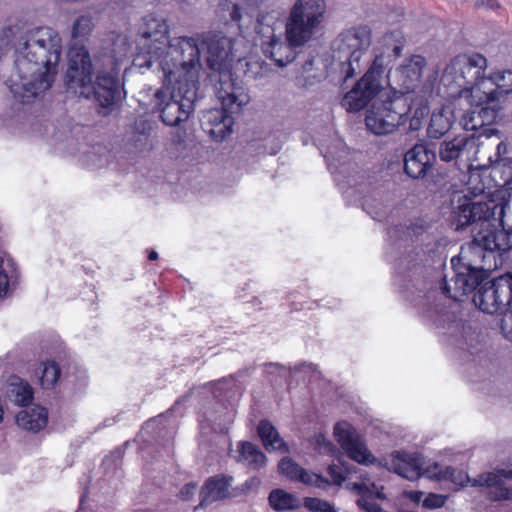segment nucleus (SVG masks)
Returning a JSON list of instances; mask_svg holds the SVG:
<instances>
[{
  "mask_svg": "<svg viewBox=\"0 0 512 512\" xmlns=\"http://www.w3.org/2000/svg\"><path fill=\"white\" fill-rule=\"evenodd\" d=\"M507 203L494 200L474 202L468 195H459L453 200L452 224L456 230L477 224L481 229L473 240L461 247L457 257L451 259L454 276L443 279L440 289L431 288L412 302L422 318L455 339L463 348V341L472 346L475 332L465 327L450 313L447 299L459 300L471 293L484 281L489 273L502 265V254L512 249V231L505 230L504 215Z\"/></svg>",
  "mask_w": 512,
  "mask_h": 512,
  "instance_id": "nucleus-1",
  "label": "nucleus"
},
{
  "mask_svg": "<svg viewBox=\"0 0 512 512\" xmlns=\"http://www.w3.org/2000/svg\"><path fill=\"white\" fill-rule=\"evenodd\" d=\"M168 40L169 26L166 19L155 14L144 16L134 39L135 52L125 37H118L113 49L114 55L107 57V63H104L102 69H97L95 80L89 52L84 46L74 45L68 53L66 88L80 97L95 100L102 108H108L119 97V72L124 60L134 56V65L151 68L162 57Z\"/></svg>",
  "mask_w": 512,
  "mask_h": 512,
  "instance_id": "nucleus-2",
  "label": "nucleus"
},
{
  "mask_svg": "<svg viewBox=\"0 0 512 512\" xmlns=\"http://www.w3.org/2000/svg\"><path fill=\"white\" fill-rule=\"evenodd\" d=\"M404 38L398 31L386 33L381 46L374 49V59L368 70L342 98L348 112L364 109L375 97L367 111L365 124L375 135H388L408 120L410 107L401 97H391L382 84L385 71L401 55Z\"/></svg>",
  "mask_w": 512,
  "mask_h": 512,
  "instance_id": "nucleus-3",
  "label": "nucleus"
},
{
  "mask_svg": "<svg viewBox=\"0 0 512 512\" xmlns=\"http://www.w3.org/2000/svg\"><path fill=\"white\" fill-rule=\"evenodd\" d=\"M62 53V40L51 27L25 32L16 44L15 71L8 87L18 101L29 103L48 90L54 80Z\"/></svg>",
  "mask_w": 512,
  "mask_h": 512,
  "instance_id": "nucleus-4",
  "label": "nucleus"
},
{
  "mask_svg": "<svg viewBox=\"0 0 512 512\" xmlns=\"http://www.w3.org/2000/svg\"><path fill=\"white\" fill-rule=\"evenodd\" d=\"M221 108H212L203 113L201 126L213 140L223 141L232 133V113L238 112L250 101L247 88L236 79H222L215 85Z\"/></svg>",
  "mask_w": 512,
  "mask_h": 512,
  "instance_id": "nucleus-5",
  "label": "nucleus"
},
{
  "mask_svg": "<svg viewBox=\"0 0 512 512\" xmlns=\"http://www.w3.org/2000/svg\"><path fill=\"white\" fill-rule=\"evenodd\" d=\"M201 37L180 36L168 40V44L158 58V66L163 72V78L173 82L182 80L188 85H198L201 68Z\"/></svg>",
  "mask_w": 512,
  "mask_h": 512,
  "instance_id": "nucleus-6",
  "label": "nucleus"
},
{
  "mask_svg": "<svg viewBox=\"0 0 512 512\" xmlns=\"http://www.w3.org/2000/svg\"><path fill=\"white\" fill-rule=\"evenodd\" d=\"M197 89V84L188 85L182 80L168 82L163 78V86L155 92L152 102L164 124L176 126L188 119Z\"/></svg>",
  "mask_w": 512,
  "mask_h": 512,
  "instance_id": "nucleus-7",
  "label": "nucleus"
},
{
  "mask_svg": "<svg viewBox=\"0 0 512 512\" xmlns=\"http://www.w3.org/2000/svg\"><path fill=\"white\" fill-rule=\"evenodd\" d=\"M371 40L370 28L359 26L341 32L332 42V58L345 81L362 71Z\"/></svg>",
  "mask_w": 512,
  "mask_h": 512,
  "instance_id": "nucleus-8",
  "label": "nucleus"
},
{
  "mask_svg": "<svg viewBox=\"0 0 512 512\" xmlns=\"http://www.w3.org/2000/svg\"><path fill=\"white\" fill-rule=\"evenodd\" d=\"M201 44L206 49L209 67L219 73L218 83L222 79H235L231 73L232 63L236 59V65H242L243 56L250 49L245 38H230L220 32L202 34Z\"/></svg>",
  "mask_w": 512,
  "mask_h": 512,
  "instance_id": "nucleus-9",
  "label": "nucleus"
},
{
  "mask_svg": "<svg viewBox=\"0 0 512 512\" xmlns=\"http://www.w3.org/2000/svg\"><path fill=\"white\" fill-rule=\"evenodd\" d=\"M254 29L261 37L264 54L277 66L285 67L288 63V18L281 19L277 11L259 14Z\"/></svg>",
  "mask_w": 512,
  "mask_h": 512,
  "instance_id": "nucleus-10",
  "label": "nucleus"
},
{
  "mask_svg": "<svg viewBox=\"0 0 512 512\" xmlns=\"http://www.w3.org/2000/svg\"><path fill=\"white\" fill-rule=\"evenodd\" d=\"M325 13L324 0H297L290 9V48L311 41L320 30Z\"/></svg>",
  "mask_w": 512,
  "mask_h": 512,
  "instance_id": "nucleus-11",
  "label": "nucleus"
},
{
  "mask_svg": "<svg viewBox=\"0 0 512 512\" xmlns=\"http://www.w3.org/2000/svg\"><path fill=\"white\" fill-rule=\"evenodd\" d=\"M475 305L484 313L495 314L512 304V273L486 282L474 295Z\"/></svg>",
  "mask_w": 512,
  "mask_h": 512,
  "instance_id": "nucleus-12",
  "label": "nucleus"
},
{
  "mask_svg": "<svg viewBox=\"0 0 512 512\" xmlns=\"http://www.w3.org/2000/svg\"><path fill=\"white\" fill-rule=\"evenodd\" d=\"M512 92V70L492 72L482 78L466 93L478 105L494 104L499 107V100Z\"/></svg>",
  "mask_w": 512,
  "mask_h": 512,
  "instance_id": "nucleus-13",
  "label": "nucleus"
},
{
  "mask_svg": "<svg viewBox=\"0 0 512 512\" xmlns=\"http://www.w3.org/2000/svg\"><path fill=\"white\" fill-rule=\"evenodd\" d=\"M468 91L469 90L464 92L465 97H462V99H465L472 108L467 110L460 119V124L463 129L466 131H478L482 129L479 136H486L487 138L498 135L499 131L489 125L496 120L499 107H496L494 104L478 105L471 97L467 96L466 93Z\"/></svg>",
  "mask_w": 512,
  "mask_h": 512,
  "instance_id": "nucleus-14",
  "label": "nucleus"
},
{
  "mask_svg": "<svg viewBox=\"0 0 512 512\" xmlns=\"http://www.w3.org/2000/svg\"><path fill=\"white\" fill-rule=\"evenodd\" d=\"M333 433L336 441L350 459L362 465H371L376 462V458L350 423L338 422L334 426Z\"/></svg>",
  "mask_w": 512,
  "mask_h": 512,
  "instance_id": "nucleus-15",
  "label": "nucleus"
},
{
  "mask_svg": "<svg viewBox=\"0 0 512 512\" xmlns=\"http://www.w3.org/2000/svg\"><path fill=\"white\" fill-rule=\"evenodd\" d=\"M476 65L478 68L483 67L484 60H482V54L470 53V54H459L452 58L450 62L444 68L441 82L444 86L453 87L455 86L460 93V97H465L464 92L470 90L465 87V77L463 76V68L465 65Z\"/></svg>",
  "mask_w": 512,
  "mask_h": 512,
  "instance_id": "nucleus-16",
  "label": "nucleus"
},
{
  "mask_svg": "<svg viewBox=\"0 0 512 512\" xmlns=\"http://www.w3.org/2000/svg\"><path fill=\"white\" fill-rule=\"evenodd\" d=\"M434 155L423 144H415L404 154V172L412 179L424 178L432 167Z\"/></svg>",
  "mask_w": 512,
  "mask_h": 512,
  "instance_id": "nucleus-17",
  "label": "nucleus"
},
{
  "mask_svg": "<svg viewBox=\"0 0 512 512\" xmlns=\"http://www.w3.org/2000/svg\"><path fill=\"white\" fill-rule=\"evenodd\" d=\"M391 457V469L401 477L414 481L422 475L423 461L419 454L395 451Z\"/></svg>",
  "mask_w": 512,
  "mask_h": 512,
  "instance_id": "nucleus-18",
  "label": "nucleus"
},
{
  "mask_svg": "<svg viewBox=\"0 0 512 512\" xmlns=\"http://www.w3.org/2000/svg\"><path fill=\"white\" fill-rule=\"evenodd\" d=\"M474 137L458 135L452 139H445L440 143L438 154L443 162H452L462 157L469 158V154L475 149Z\"/></svg>",
  "mask_w": 512,
  "mask_h": 512,
  "instance_id": "nucleus-19",
  "label": "nucleus"
},
{
  "mask_svg": "<svg viewBox=\"0 0 512 512\" xmlns=\"http://www.w3.org/2000/svg\"><path fill=\"white\" fill-rule=\"evenodd\" d=\"M232 481L233 477L224 475L209 478L201 490V502L195 510L228 497Z\"/></svg>",
  "mask_w": 512,
  "mask_h": 512,
  "instance_id": "nucleus-20",
  "label": "nucleus"
},
{
  "mask_svg": "<svg viewBox=\"0 0 512 512\" xmlns=\"http://www.w3.org/2000/svg\"><path fill=\"white\" fill-rule=\"evenodd\" d=\"M425 66L426 60L421 55H413L405 60L398 69L401 85L404 90L407 92L414 91L420 83Z\"/></svg>",
  "mask_w": 512,
  "mask_h": 512,
  "instance_id": "nucleus-21",
  "label": "nucleus"
},
{
  "mask_svg": "<svg viewBox=\"0 0 512 512\" xmlns=\"http://www.w3.org/2000/svg\"><path fill=\"white\" fill-rule=\"evenodd\" d=\"M7 399L17 406H26L33 400V388L19 376H10L6 385Z\"/></svg>",
  "mask_w": 512,
  "mask_h": 512,
  "instance_id": "nucleus-22",
  "label": "nucleus"
},
{
  "mask_svg": "<svg viewBox=\"0 0 512 512\" xmlns=\"http://www.w3.org/2000/svg\"><path fill=\"white\" fill-rule=\"evenodd\" d=\"M17 424L28 431L38 432L46 427L48 412L44 407L34 406L20 411L16 416Z\"/></svg>",
  "mask_w": 512,
  "mask_h": 512,
  "instance_id": "nucleus-23",
  "label": "nucleus"
},
{
  "mask_svg": "<svg viewBox=\"0 0 512 512\" xmlns=\"http://www.w3.org/2000/svg\"><path fill=\"white\" fill-rule=\"evenodd\" d=\"M237 462L243 463L253 470H260L266 465V456L251 442H240L238 445Z\"/></svg>",
  "mask_w": 512,
  "mask_h": 512,
  "instance_id": "nucleus-24",
  "label": "nucleus"
},
{
  "mask_svg": "<svg viewBox=\"0 0 512 512\" xmlns=\"http://www.w3.org/2000/svg\"><path fill=\"white\" fill-rule=\"evenodd\" d=\"M490 175L487 174V169H479L469 167V177L466 182L465 194L469 198L477 197L487 193L489 189Z\"/></svg>",
  "mask_w": 512,
  "mask_h": 512,
  "instance_id": "nucleus-25",
  "label": "nucleus"
},
{
  "mask_svg": "<svg viewBox=\"0 0 512 512\" xmlns=\"http://www.w3.org/2000/svg\"><path fill=\"white\" fill-rule=\"evenodd\" d=\"M290 480H298L301 483L326 490L330 486L328 479L321 475L307 471L290 461Z\"/></svg>",
  "mask_w": 512,
  "mask_h": 512,
  "instance_id": "nucleus-26",
  "label": "nucleus"
},
{
  "mask_svg": "<svg viewBox=\"0 0 512 512\" xmlns=\"http://www.w3.org/2000/svg\"><path fill=\"white\" fill-rule=\"evenodd\" d=\"M258 435L268 451L280 450L285 446L275 427L268 421H261L257 427Z\"/></svg>",
  "mask_w": 512,
  "mask_h": 512,
  "instance_id": "nucleus-27",
  "label": "nucleus"
},
{
  "mask_svg": "<svg viewBox=\"0 0 512 512\" xmlns=\"http://www.w3.org/2000/svg\"><path fill=\"white\" fill-rule=\"evenodd\" d=\"M237 70H242L243 73L252 79H262L270 73V66L266 62L259 59L247 60L243 56L242 65H236Z\"/></svg>",
  "mask_w": 512,
  "mask_h": 512,
  "instance_id": "nucleus-28",
  "label": "nucleus"
},
{
  "mask_svg": "<svg viewBox=\"0 0 512 512\" xmlns=\"http://www.w3.org/2000/svg\"><path fill=\"white\" fill-rule=\"evenodd\" d=\"M500 477L512 479V468L498 470V481L497 484L489 487L490 490L487 494V498L492 501H503L512 499V487H506L503 485Z\"/></svg>",
  "mask_w": 512,
  "mask_h": 512,
  "instance_id": "nucleus-29",
  "label": "nucleus"
},
{
  "mask_svg": "<svg viewBox=\"0 0 512 512\" xmlns=\"http://www.w3.org/2000/svg\"><path fill=\"white\" fill-rule=\"evenodd\" d=\"M451 126L449 117L442 112H434L430 118L427 135L431 139H439L451 129Z\"/></svg>",
  "mask_w": 512,
  "mask_h": 512,
  "instance_id": "nucleus-30",
  "label": "nucleus"
},
{
  "mask_svg": "<svg viewBox=\"0 0 512 512\" xmlns=\"http://www.w3.org/2000/svg\"><path fill=\"white\" fill-rule=\"evenodd\" d=\"M40 385L44 389H52L58 382L61 369L55 361L43 362L40 366Z\"/></svg>",
  "mask_w": 512,
  "mask_h": 512,
  "instance_id": "nucleus-31",
  "label": "nucleus"
},
{
  "mask_svg": "<svg viewBox=\"0 0 512 512\" xmlns=\"http://www.w3.org/2000/svg\"><path fill=\"white\" fill-rule=\"evenodd\" d=\"M434 469L437 471L433 473V476L438 479L450 480L460 486H466L468 482H470V477L466 473L458 471L453 467L448 466L444 469H440V467L435 464Z\"/></svg>",
  "mask_w": 512,
  "mask_h": 512,
  "instance_id": "nucleus-32",
  "label": "nucleus"
},
{
  "mask_svg": "<svg viewBox=\"0 0 512 512\" xmlns=\"http://www.w3.org/2000/svg\"><path fill=\"white\" fill-rule=\"evenodd\" d=\"M482 60H484V65L481 68H478L476 65H465L466 67L463 68V76L465 77V87H467L468 84L473 83L472 86H475L478 81H480L482 78H486L484 76L485 70L488 66V61L485 56L482 55Z\"/></svg>",
  "mask_w": 512,
  "mask_h": 512,
  "instance_id": "nucleus-33",
  "label": "nucleus"
},
{
  "mask_svg": "<svg viewBox=\"0 0 512 512\" xmlns=\"http://www.w3.org/2000/svg\"><path fill=\"white\" fill-rule=\"evenodd\" d=\"M270 507L277 512L288 510V492L284 489H273L268 496Z\"/></svg>",
  "mask_w": 512,
  "mask_h": 512,
  "instance_id": "nucleus-34",
  "label": "nucleus"
},
{
  "mask_svg": "<svg viewBox=\"0 0 512 512\" xmlns=\"http://www.w3.org/2000/svg\"><path fill=\"white\" fill-rule=\"evenodd\" d=\"M304 506L311 512H337V509L327 500L314 497L304 498Z\"/></svg>",
  "mask_w": 512,
  "mask_h": 512,
  "instance_id": "nucleus-35",
  "label": "nucleus"
},
{
  "mask_svg": "<svg viewBox=\"0 0 512 512\" xmlns=\"http://www.w3.org/2000/svg\"><path fill=\"white\" fill-rule=\"evenodd\" d=\"M92 30V20L89 16H81L72 26V38H83Z\"/></svg>",
  "mask_w": 512,
  "mask_h": 512,
  "instance_id": "nucleus-36",
  "label": "nucleus"
},
{
  "mask_svg": "<svg viewBox=\"0 0 512 512\" xmlns=\"http://www.w3.org/2000/svg\"><path fill=\"white\" fill-rule=\"evenodd\" d=\"M428 114L429 107L427 105L417 107L409 119V129L411 131H418L421 129Z\"/></svg>",
  "mask_w": 512,
  "mask_h": 512,
  "instance_id": "nucleus-37",
  "label": "nucleus"
},
{
  "mask_svg": "<svg viewBox=\"0 0 512 512\" xmlns=\"http://www.w3.org/2000/svg\"><path fill=\"white\" fill-rule=\"evenodd\" d=\"M313 445L314 449L320 454L330 455L337 451L335 445L322 434L314 436Z\"/></svg>",
  "mask_w": 512,
  "mask_h": 512,
  "instance_id": "nucleus-38",
  "label": "nucleus"
},
{
  "mask_svg": "<svg viewBox=\"0 0 512 512\" xmlns=\"http://www.w3.org/2000/svg\"><path fill=\"white\" fill-rule=\"evenodd\" d=\"M498 481V473L488 472L483 473L476 478L471 479L468 484L473 487H492L497 484Z\"/></svg>",
  "mask_w": 512,
  "mask_h": 512,
  "instance_id": "nucleus-39",
  "label": "nucleus"
},
{
  "mask_svg": "<svg viewBox=\"0 0 512 512\" xmlns=\"http://www.w3.org/2000/svg\"><path fill=\"white\" fill-rule=\"evenodd\" d=\"M447 499V495L429 493L423 500L422 504L426 509H437L442 508L445 505Z\"/></svg>",
  "mask_w": 512,
  "mask_h": 512,
  "instance_id": "nucleus-40",
  "label": "nucleus"
},
{
  "mask_svg": "<svg viewBox=\"0 0 512 512\" xmlns=\"http://www.w3.org/2000/svg\"><path fill=\"white\" fill-rule=\"evenodd\" d=\"M500 328L503 336L507 340L512 341V304L504 312L501 318Z\"/></svg>",
  "mask_w": 512,
  "mask_h": 512,
  "instance_id": "nucleus-41",
  "label": "nucleus"
},
{
  "mask_svg": "<svg viewBox=\"0 0 512 512\" xmlns=\"http://www.w3.org/2000/svg\"><path fill=\"white\" fill-rule=\"evenodd\" d=\"M419 230H422V226L417 227H406V226H396L394 228H391L389 230V235L391 237L397 236L398 233L402 232L404 234L405 239H412L414 236L418 235L420 233Z\"/></svg>",
  "mask_w": 512,
  "mask_h": 512,
  "instance_id": "nucleus-42",
  "label": "nucleus"
},
{
  "mask_svg": "<svg viewBox=\"0 0 512 512\" xmlns=\"http://www.w3.org/2000/svg\"><path fill=\"white\" fill-rule=\"evenodd\" d=\"M495 172H500L503 179V184L507 185L512 183V159L503 161L494 168Z\"/></svg>",
  "mask_w": 512,
  "mask_h": 512,
  "instance_id": "nucleus-43",
  "label": "nucleus"
},
{
  "mask_svg": "<svg viewBox=\"0 0 512 512\" xmlns=\"http://www.w3.org/2000/svg\"><path fill=\"white\" fill-rule=\"evenodd\" d=\"M474 8L495 11L500 8V3L497 0H475Z\"/></svg>",
  "mask_w": 512,
  "mask_h": 512,
  "instance_id": "nucleus-44",
  "label": "nucleus"
},
{
  "mask_svg": "<svg viewBox=\"0 0 512 512\" xmlns=\"http://www.w3.org/2000/svg\"><path fill=\"white\" fill-rule=\"evenodd\" d=\"M327 471L335 485L340 486L345 481V476L343 475L341 468L338 466L330 465Z\"/></svg>",
  "mask_w": 512,
  "mask_h": 512,
  "instance_id": "nucleus-45",
  "label": "nucleus"
},
{
  "mask_svg": "<svg viewBox=\"0 0 512 512\" xmlns=\"http://www.w3.org/2000/svg\"><path fill=\"white\" fill-rule=\"evenodd\" d=\"M197 490V484L194 482L187 483L184 485L181 490L179 491V497L182 500H189Z\"/></svg>",
  "mask_w": 512,
  "mask_h": 512,
  "instance_id": "nucleus-46",
  "label": "nucleus"
},
{
  "mask_svg": "<svg viewBox=\"0 0 512 512\" xmlns=\"http://www.w3.org/2000/svg\"><path fill=\"white\" fill-rule=\"evenodd\" d=\"M9 288V278L3 269V260L0 258V297L5 295Z\"/></svg>",
  "mask_w": 512,
  "mask_h": 512,
  "instance_id": "nucleus-47",
  "label": "nucleus"
},
{
  "mask_svg": "<svg viewBox=\"0 0 512 512\" xmlns=\"http://www.w3.org/2000/svg\"><path fill=\"white\" fill-rule=\"evenodd\" d=\"M261 485V480L258 477H252L245 481L243 484V491L249 492L252 490H256Z\"/></svg>",
  "mask_w": 512,
  "mask_h": 512,
  "instance_id": "nucleus-48",
  "label": "nucleus"
},
{
  "mask_svg": "<svg viewBox=\"0 0 512 512\" xmlns=\"http://www.w3.org/2000/svg\"><path fill=\"white\" fill-rule=\"evenodd\" d=\"M406 497L409 498L414 503H419L423 496V492L421 491H409L405 493Z\"/></svg>",
  "mask_w": 512,
  "mask_h": 512,
  "instance_id": "nucleus-49",
  "label": "nucleus"
},
{
  "mask_svg": "<svg viewBox=\"0 0 512 512\" xmlns=\"http://www.w3.org/2000/svg\"><path fill=\"white\" fill-rule=\"evenodd\" d=\"M278 471L283 475H288V457H283L278 464Z\"/></svg>",
  "mask_w": 512,
  "mask_h": 512,
  "instance_id": "nucleus-50",
  "label": "nucleus"
},
{
  "mask_svg": "<svg viewBox=\"0 0 512 512\" xmlns=\"http://www.w3.org/2000/svg\"><path fill=\"white\" fill-rule=\"evenodd\" d=\"M231 18L233 21L239 22L241 18L240 8L238 6H234L231 12Z\"/></svg>",
  "mask_w": 512,
  "mask_h": 512,
  "instance_id": "nucleus-51",
  "label": "nucleus"
},
{
  "mask_svg": "<svg viewBox=\"0 0 512 512\" xmlns=\"http://www.w3.org/2000/svg\"><path fill=\"white\" fill-rule=\"evenodd\" d=\"M297 502H298L297 499H295L293 497V495L290 494V504H289L290 510L298 507Z\"/></svg>",
  "mask_w": 512,
  "mask_h": 512,
  "instance_id": "nucleus-52",
  "label": "nucleus"
},
{
  "mask_svg": "<svg viewBox=\"0 0 512 512\" xmlns=\"http://www.w3.org/2000/svg\"><path fill=\"white\" fill-rule=\"evenodd\" d=\"M148 259L151 260V261H154L156 259H158V253L156 251H150L149 255H148Z\"/></svg>",
  "mask_w": 512,
  "mask_h": 512,
  "instance_id": "nucleus-53",
  "label": "nucleus"
},
{
  "mask_svg": "<svg viewBox=\"0 0 512 512\" xmlns=\"http://www.w3.org/2000/svg\"><path fill=\"white\" fill-rule=\"evenodd\" d=\"M362 488H363V484H361V483H354L353 484V489L356 490V491L360 492L362 490Z\"/></svg>",
  "mask_w": 512,
  "mask_h": 512,
  "instance_id": "nucleus-54",
  "label": "nucleus"
},
{
  "mask_svg": "<svg viewBox=\"0 0 512 512\" xmlns=\"http://www.w3.org/2000/svg\"><path fill=\"white\" fill-rule=\"evenodd\" d=\"M325 153H326V154H324V156H325V157H326L327 155L333 156V154H334V153H333V151H332L330 148H327V150H326V152H325Z\"/></svg>",
  "mask_w": 512,
  "mask_h": 512,
  "instance_id": "nucleus-55",
  "label": "nucleus"
},
{
  "mask_svg": "<svg viewBox=\"0 0 512 512\" xmlns=\"http://www.w3.org/2000/svg\"><path fill=\"white\" fill-rule=\"evenodd\" d=\"M502 147H504V148H505V146H504L503 142H499V143L497 144V150H498V152H499V153H500V150H501V148H502Z\"/></svg>",
  "mask_w": 512,
  "mask_h": 512,
  "instance_id": "nucleus-56",
  "label": "nucleus"
},
{
  "mask_svg": "<svg viewBox=\"0 0 512 512\" xmlns=\"http://www.w3.org/2000/svg\"><path fill=\"white\" fill-rule=\"evenodd\" d=\"M306 367L310 370H314V367L312 365H307Z\"/></svg>",
  "mask_w": 512,
  "mask_h": 512,
  "instance_id": "nucleus-57",
  "label": "nucleus"
},
{
  "mask_svg": "<svg viewBox=\"0 0 512 512\" xmlns=\"http://www.w3.org/2000/svg\"><path fill=\"white\" fill-rule=\"evenodd\" d=\"M180 402H181L180 400L176 401V403H175V406H174V407H176L177 405H179V404H180Z\"/></svg>",
  "mask_w": 512,
  "mask_h": 512,
  "instance_id": "nucleus-58",
  "label": "nucleus"
}]
</instances>
